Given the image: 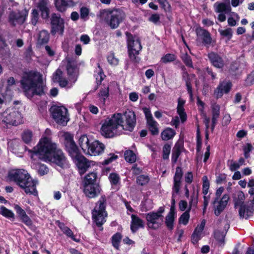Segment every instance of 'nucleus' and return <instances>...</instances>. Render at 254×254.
<instances>
[{
	"label": "nucleus",
	"mask_w": 254,
	"mask_h": 254,
	"mask_svg": "<svg viewBox=\"0 0 254 254\" xmlns=\"http://www.w3.org/2000/svg\"><path fill=\"white\" fill-rule=\"evenodd\" d=\"M28 152L31 153V158L36 156L45 162L54 163L63 169L68 166V161L64 153L49 137H42L37 145L28 150Z\"/></svg>",
	"instance_id": "f257e3e1"
},
{
	"label": "nucleus",
	"mask_w": 254,
	"mask_h": 254,
	"mask_svg": "<svg viewBox=\"0 0 254 254\" xmlns=\"http://www.w3.org/2000/svg\"><path fill=\"white\" fill-rule=\"evenodd\" d=\"M20 82L25 95L30 99L34 96L41 97L46 94V86L42 75L37 71L31 70L23 72Z\"/></svg>",
	"instance_id": "f03ea898"
},
{
	"label": "nucleus",
	"mask_w": 254,
	"mask_h": 254,
	"mask_svg": "<svg viewBox=\"0 0 254 254\" xmlns=\"http://www.w3.org/2000/svg\"><path fill=\"white\" fill-rule=\"evenodd\" d=\"M7 180L12 182L24 190L26 194L38 196L36 182L32 179L27 171L24 169H12L8 171Z\"/></svg>",
	"instance_id": "7ed1b4c3"
},
{
	"label": "nucleus",
	"mask_w": 254,
	"mask_h": 254,
	"mask_svg": "<svg viewBox=\"0 0 254 254\" xmlns=\"http://www.w3.org/2000/svg\"><path fill=\"white\" fill-rule=\"evenodd\" d=\"M99 16L111 29L117 28L126 19V14L119 8L101 9Z\"/></svg>",
	"instance_id": "20e7f679"
},
{
	"label": "nucleus",
	"mask_w": 254,
	"mask_h": 254,
	"mask_svg": "<svg viewBox=\"0 0 254 254\" xmlns=\"http://www.w3.org/2000/svg\"><path fill=\"white\" fill-rule=\"evenodd\" d=\"M107 199L105 195H102L95 203L94 209L92 210V219L98 227H101L106 222V217L108 213L106 210Z\"/></svg>",
	"instance_id": "39448f33"
},
{
	"label": "nucleus",
	"mask_w": 254,
	"mask_h": 254,
	"mask_svg": "<svg viewBox=\"0 0 254 254\" xmlns=\"http://www.w3.org/2000/svg\"><path fill=\"white\" fill-rule=\"evenodd\" d=\"M123 123L121 113L114 114L111 118L106 119L101 127V134L105 138H112L115 136L114 131Z\"/></svg>",
	"instance_id": "423d86ee"
},
{
	"label": "nucleus",
	"mask_w": 254,
	"mask_h": 254,
	"mask_svg": "<svg viewBox=\"0 0 254 254\" xmlns=\"http://www.w3.org/2000/svg\"><path fill=\"white\" fill-rule=\"evenodd\" d=\"M125 34L127 37L128 57L132 63L138 64L139 63L140 59L137 56L139 54V52L142 49L140 40L139 38L135 39V36L129 32H126Z\"/></svg>",
	"instance_id": "0eeeda50"
},
{
	"label": "nucleus",
	"mask_w": 254,
	"mask_h": 254,
	"mask_svg": "<svg viewBox=\"0 0 254 254\" xmlns=\"http://www.w3.org/2000/svg\"><path fill=\"white\" fill-rule=\"evenodd\" d=\"M51 117L58 125L65 126L69 119L67 109L64 106L53 105L49 109Z\"/></svg>",
	"instance_id": "6e6552de"
},
{
	"label": "nucleus",
	"mask_w": 254,
	"mask_h": 254,
	"mask_svg": "<svg viewBox=\"0 0 254 254\" xmlns=\"http://www.w3.org/2000/svg\"><path fill=\"white\" fill-rule=\"evenodd\" d=\"M224 190V188L223 187H219L216 191L215 197L212 201V204L215 205L216 203H218L216 207L214 206V213L216 216H219L220 214L224 210L226 207L228 202L230 199L229 194H224L222 198L220 199V197Z\"/></svg>",
	"instance_id": "1a4fd4ad"
},
{
	"label": "nucleus",
	"mask_w": 254,
	"mask_h": 254,
	"mask_svg": "<svg viewBox=\"0 0 254 254\" xmlns=\"http://www.w3.org/2000/svg\"><path fill=\"white\" fill-rule=\"evenodd\" d=\"M2 122L6 125L16 126L22 123L21 114L15 107L8 108L2 114Z\"/></svg>",
	"instance_id": "9d476101"
},
{
	"label": "nucleus",
	"mask_w": 254,
	"mask_h": 254,
	"mask_svg": "<svg viewBox=\"0 0 254 254\" xmlns=\"http://www.w3.org/2000/svg\"><path fill=\"white\" fill-rule=\"evenodd\" d=\"M64 145L65 150L68 153L71 159L81 154L78 147L73 139V136L69 133L64 135Z\"/></svg>",
	"instance_id": "9b49d317"
},
{
	"label": "nucleus",
	"mask_w": 254,
	"mask_h": 254,
	"mask_svg": "<svg viewBox=\"0 0 254 254\" xmlns=\"http://www.w3.org/2000/svg\"><path fill=\"white\" fill-rule=\"evenodd\" d=\"M51 24V33L55 35L59 32L63 35L64 29V20L61 17V14L56 13H52L50 17Z\"/></svg>",
	"instance_id": "f8f14e48"
},
{
	"label": "nucleus",
	"mask_w": 254,
	"mask_h": 254,
	"mask_svg": "<svg viewBox=\"0 0 254 254\" xmlns=\"http://www.w3.org/2000/svg\"><path fill=\"white\" fill-rule=\"evenodd\" d=\"M28 11L12 10L10 11L8 16V22L11 27H15L16 25H21L26 21L28 16Z\"/></svg>",
	"instance_id": "ddd939ff"
},
{
	"label": "nucleus",
	"mask_w": 254,
	"mask_h": 254,
	"mask_svg": "<svg viewBox=\"0 0 254 254\" xmlns=\"http://www.w3.org/2000/svg\"><path fill=\"white\" fill-rule=\"evenodd\" d=\"M122 116L123 123L120 125V126L125 130L132 131L136 124L135 113L132 110H127Z\"/></svg>",
	"instance_id": "4468645a"
},
{
	"label": "nucleus",
	"mask_w": 254,
	"mask_h": 254,
	"mask_svg": "<svg viewBox=\"0 0 254 254\" xmlns=\"http://www.w3.org/2000/svg\"><path fill=\"white\" fill-rule=\"evenodd\" d=\"M145 215L146 224L149 228L156 230L163 224V219L157 213H155V211L146 213Z\"/></svg>",
	"instance_id": "2eb2a0df"
},
{
	"label": "nucleus",
	"mask_w": 254,
	"mask_h": 254,
	"mask_svg": "<svg viewBox=\"0 0 254 254\" xmlns=\"http://www.w3.org/2000/svg\"><path fill=\"white\" fill-rule=\"evenodd\" d=\"M72 159L73 163L78 168V172L80 175L84 174L91 166L89 161L81 153Z\"/></svg>",
	"instance_id": "dca6fc26"
},
{
	"label": "nucleus",
	"mask_w": 254,
	"mask_h": 254,
	"mask_svg": "<svg viewBox=\"0 0 254 254\" xmlns=\"http://www.w3.org/2000/svg\"><path fill=\"white\" fill-rule=\"evenodd\" d=\"M66 69L68 77V81L71 83V87L77 81L78 76V69L76 64L71 60H68Z\"/></svg>",
	"instance_id": "f3484780"
},
{
	"label": "nucleus",
	"mask_w": 254,
	"mask_h": 254,
	"mask_svg": "<svg viewBox=\"0 0 254 254\" xmlns=\"http://www.w3.org/2000/svg\"><path fill=\"white\" fill-rule=\"evenodd\" d=\"M234 207L239 206V213L241 218H244L246 212V204H244L245 195L243 191L240 190L237 193V197H234Z\"/></svg>",
	"instance_id": "a211bd4d"
},
{
	"label": "nucleus",
	"mask_w": 254,
	"mask_h": 254,
	"mask_svg": "<svg viewBox=\"0 0 254 254\" xmlns=\"http://www.w3.org/2000/svg\"><path fill=\"white\" fill-rule=\"evenodd\" d=\"M14 209L16 212L17 217L25 225L30 228L33 225V222L31 218L26 214L25 211L19 205L14 204Z\"/></svg>",
	"instance_id": "6ab92c4d"
},
{
	"label": "nucleus",
	"mask_w": 254,
	"mask_h": 254,
	"mask_svg": "<svg viewBox=\"0 0 254 254\" xmlns=\"http://www.w3.org/2000/svg\"><path fill=\"white\" fill-rule=\"evenodd\" d=\"M101 188L99 184L83 185V192L89 198L97 197L100 193Z\"/></svg>",
	"instance_id": "aec40b11"
},
{
	"label": "nucleus",
	"mask_w": 254,
	"mask_h": 254,
	"mask_svg": "<svg viewBox=\"0 0 254 254\" xmlns=\"http://www.w3.org/2000/svg\"><path fill=\"white\" fill-rule=\"evenodd\" d=\"M105 148V146L103 143L98 140L93 139L89 148V152H87L86 154L94 156L99 155L103 153Z\"/></svg>",
	"instance_id": "412c9836"
},
{
	"label": "nucleus",
	"mask_w": 254,
	"mask_h": 254,
	"mask_svg": "<svg viewBox=\"0 0 254 254\" xmlns=\"http://www.w3.org/2000/svg\"><path fill=\"white\" fill-rule=\"evenodd\" d=\"M232 87V83L230 81H223L220 82L214 91V94L217 98H221L224 94L228 93Z\"/></svg>",
	"instance_id": "4be33fe9"
},
{
	"label": "nucleus",
	"mask_w": 254,
	"mask_h": 254,
	"mask_svg": "<svg viewBox=\"0 0 254 254\" xmlns=\"http://www.w3.org/2000/svg\"><path fill=\"white\" fill-rule=\"evenodd\" d=\"M195 33L197 37L202 38V42L204 46H207L211 44L212 39L210 32L207 30L198 26L195 29Z\"/></svg>",
	"instance_id": "5701e85b"
},
{
	"label": "nucleus",
	"mask_w": 254,
	"mask_h": 254,
	"mask_svg": "<svg viewBox=\"0 0 254 254\" xmlns=\"http://www.w3.org/2000/svg\"><path fill=\"white\" fill-rule=\"evenodd\" d=\"M37 7L41 13V17L44 20H48L50 18V8L48 0H39L37 3Z\"/></svg>",
	"instance_id": "b1692460"
},
{
	"label": "nucleus",
	"mask_w": 254,
	"mask_h": 254,
	"mask_svg": "<svg viewBox=\"0 0 254 254\" xmlns=\"http://www.w3.org/2000/svg\"><path fill=\"white\" fill-rule=\"evenodd\" d=\"M208 59L211 64L217 68H222L224 65V61L218 53L211 52L208 54Z\"/></svg>",
	"instance_id": "393cba45"
},
{
	"label": "nucleus",
	"mask_w": 254,
	"mask_h": 254,
	"mask_svg": "<svg viewBox=\"0 0 254 254\" xmlns=\"http://www.w3.org/2000/svg\"><path fill=\"white\" fill-rule=\"evenodd\" d=\"M54 4L57 11L62 13L65 12L67 8L75 5L73 0H55Z\"/></svg>",
	"instance_id": "a878e982"
},
{
	"label": "nucleus",
	"mask_w": 254,
	"mask_h": 254,
	"mask_svg": "<svg viewBox=\"0 0 254 254\" xmlns=\"http://www.w3.org/2000/svg\"><path fill=\"white\" fill-rule=\"evenodd\" d=\"M52 81L54 83H58L62 88L66 87L69 81L65 78L63 77V72L60 68H58L52 75Z\"/></svg>",
	"instance_id": "bb28decb"
},
{
	"label": "nucleus",
	"mask_w": 254,
	"mask_h": 254,
	"mask_svg": "<svg viewBox=\"0 0 254 254\" xmlns=\"http://www.w3.org/2000/svg\"><path fill=\"white\" fill-rule=\"evenodd\" d=\"M56 224L58 225L63 233L67 237L71 238L72 240L75 242H80V239L79 238H77L74 235L72 231L69 227L65 226L64 223L58 220L56 221Z\"/></svg>",
	"instance_id": "cd10ccee"
},
{
	"label": "nucleus",
	"mask_w": 254,
	"mask_h": 254,
	"mask_svg": "<svg viewBox=\"0 0 254 254\" xmlns=\"http://www.w3.org/2000/svg\"><path fill=\"white\" fill-rule=\"evenodd\" d=\"M130 222V230L132 233H136L139 228H144L143 221L137 215L131 214Z\"/></svg>",
	"instance_id": "c85d7f7f"
},
{
	"label": "nucleus",
	"mask_w": 254,
	"mask_h": 254,
	"mask_svg": "<svg viewBox=\"0 0 254 254\" xmlns=\"http://www.w3.org/2000/svg\"><path fill=\"white\" fill-rule=\"evenodd\" d=\"M93 138H89L86 134L82 135L78 140V143L83 152L86 154L89 149Z\"/></svg>",
	"instance_id": "c756f323"
},
{
	"label": "nucleus",
	"mask_w": 254,
	"mask_h": 254,
	"mask_svg": "<svg viewBox=\"0 0 254 254\" xmlns=\"http://www.w3.org/2000/svg\"><path fill=\"white\" fill-rule=\"evenodd\" d=\"M183 149H184L183 145L179 143H176L174 146L171 156V161L173 166L177 162L178 158L182 153Z\"/></svg>",
	"instance_id": "7c9ffc66"
},
{
	"label": "nucleus",
	"mask_w": 254,
	"mask_h": 254,
	"mask_svg": "<svg viewBox=\"0 0 254 254\" xmlns=\"http://www.w3.org/2000/svg\"><path fill=\"white\" fill-rule=\"evenodd\" d=\"M214 8L216 13H229L231 10V7L229 3L217 1L214 4Z\"/></svg>",
	"instance_id": "2f4dec72"
},
{
	"label": "nucleus",
	"mask_w": 254,
	"mask_h": 254,
	"mask_svg": "<svg viewBox=\"0 0 254 254\" xmlns=\"http://www.w3.org/2000/svg\"><path fill=\"white\" fill-rule=\"evenodd\" d=\"M182 79L185 81L186 86L187 87V90L188 94H189L190 98L191 100L193 98V93L192 90V86L191 83V79L190 78V75L187 72H184L182 73Z\"/></svg>",
	"instance_id": "473e14b6"
},
{
	"label": "nucleus",
	"mask_w": 254,
	"mask_h": 254,
	"mask_svg": "<svg viewBox=\"0 0 254 254\" xmlns=\"http://www.w3.org/2000/svg\"><path fill=\"white\" fill-rule=\"evenodd\" d=\"M176 212L169 211L165 217V223L168 230L172 231L174 228V224Z\"/></svg>",
	"instance_id": "72a5a7b5"
},
{
	"label": "nucleus",
	"mask_w": 254,
	"mask_h": 254,
	"mask_svg": "<svg viewBox=\"0 0 254 254\" xmlns=\"http://www.w3.org/2000/svg\"><path fill=\"white\" fill-rule=\"evenodd\" d=\"M193 196L191 195L190 196L191 199L189 202L190 208L188 210H186V211L181 215L179 219V223H182L184 225H187L188 224L190 217V212L193 200Z\"/></svg>",
	"instance_id": "f704fd0d"
},
{
	"label": "nucleus",
	"mask_w": 254,
	"mask_h": 254,
	"mask_svg": "<svg viewBox=\"0 0 254 254\" xmlns=\"http://www.w3.org/2000/svg\"><path fill=\"white\" fill-rule=\"evenodd\" d=\"M226 233L227 232L218 230H215L214 232V237L220 247H223L225 245V237Z\"/></svg>",
	"instance_id": "c9c22d12"
},
{
	"label": "nucleus",
	"mask_w": 254,
	"mask_h": 254,
	"mask_svg": "<svg viewBox=\"0 0 254 254\" xmlns=\"http://www.w3.org/2000/svg\"><path fill=\"white\" fill-rule=\"evenodd\" d=\"M50 34L48 31L43 30L38 34L37 42L40 45L47 44L49 41Z\"/></svg>",
	"instance_id": "e433bc0d"
},
{
	"label": "nucleus",
	"mask_w": 254,
	"mask_h": 254,
	"mask_svg": "<svg viewBox=\"0 0 254 254\" xmlns=\"http://www.w3.org/2000/svg\"><path fill=\"white\" fill-rule=\"evenodd\" d=\"M97 173L94 172H90L85 176L83 185L99 184L97 183Z\"/></svg>",
	"instance_id": "4c0bfd02"
},
{
	"label": "nucleus",
	"mask_w": 254,
	"mask_h": 254,
	"mask_svg": "<svg viewBox=\"0 0 254 254\" xmlns=\"http://www.w3.org/2000/svg\"><path fill=\"white\" fill-rule=\"evenodd\" d=\"M176 131L171 127H167L161 133V137L163 140L167 141L174 137L176 135Z\"/></svg>",
	"instance_id": "58836bf2"
},
{
	"label": "nucleus",
	"mask_w": 254,
	"mask_h": 254,
	"mask_svg": "<svg viewBox=\"0 0 254 254\" xmlns=\"http://www.w3.org/2000/svg\"><path fill=\"white\" fill-rule=\"evenodd\" d=\"M98 67L99 68V70L96 77L97 85L95 88V90H97L99 88V86L101 84L102 81L106 77V75L104 74V71L99 64H98Z\"/></svg>",
	"instance_id": "ea45409f"
},
{
	"label": "nucleus",
	"mask_w": 254,
	"mask_h": 254,
	"mask_svg": "<svg viewBox=\"0 0 254 254\" xmlns=\"http://www.w3.org/2000/svg\"><path fill=\"white\" fill-rule=\"evenodd\" d=\"M124 156L126 161L130 163H133L136 160L135 154L131 150H126L124 153Z\"/></svg>",
	"instance_id": "a19ab883"
},
{
	"label": "nucleus",
	"mask_w": 254,
	"mask_h": 254,
	"mask_svg": "<svg viewBox=\"0 0 254 254\" xmlns=\"http://www.w3.org/2000/svg\"><path fill=\"white\" fill-rule=\"evenodd\" d=\"M147 124L148 130L152 135H156L159 133V129L157 127L158 124L155 120L147 122Z\"/></svg>",
	"instance_id": "79ce46f5"
},
{
	"label": "nucleus",
	"mask_w": 254,
	"mask_h": 254,
	"mask_svg": "<svg viewBox=\"0 0 254 254\" xmlns=\"http://www.w3.org/2000/svg\"><path fill=\"white\" fill-rule=\"evenodd\" d=\"M180 58L186 66L188 67L193 68V65L192 61V59L190 56L186 52L184 54H182Z\"/></svg>",
	"instance_id": "37998d69"
},
{
	"label": "nucleus",
	"mask_w": 254,
	"mask_h": 254,
	"mask_svg": "<svg viewBox=\"0 0 254 254\" xmlns=\"http://www.w3.org/2000/svg\"><path fill=\"white\" fill-rule=\"evenodd\" d=\"M0 214L8 219H14L15 216L14 213L11 210L3 205L0 207Z\"/></svg>",
	"instance_id": "c03bdc74"
},
{
	"label": "nucleus",
	"mask_w": 254,
	"mask_h": 254,
	"mask_svg": "<svg viewBox=\"0 0 254 254\" xmlns=\"http://www.w3.org/2000/svg\"><path fill=\"white\" fill-rule=\"evenodd\" d=\"M122 238V236L120 233H116L112 237V244L113 246L117 250L119 249L120 244Z\"/></svg>",
	"instance_id": "a18cd8bd"
},
{
	"label": "nucleus",
	"mask_w": 254,
	"mask_h": 254,
	"mask_svg": "<svg viewBox=\"0 0 254 254\" xmlns=\"http://www.w3.org/2000/svg\"><path fill=\"white\" fill-rule=\"evenodd\" d=\"M39 19V14L38 9L33 8L30 14V24L33 26H36Z\"/></svg>",
	"instance_id": "49530a36"
},
{
	"label": "nucleus",
	"mask_w": 254,
	"mask_h": 254,
	"mask_svg": "<svg viewBox=\"0 0 254 254\" xmlns=\"http://www.w3.org/2000/svg\"><path fill=\"white\" fill-rule=\"evenodd\" d=\"M150 181V178L148 175H140L136 177V184L140 186L146 185Z\"/></svg>",
	"instance_id": "de8ad7c7"
},
{
	"label": "nucleus",
	"mask_w": 254,
	"mask_h": 254,
	"mask_svg": "<svg viewBox=\"0 0 254 254\" xmlns=\"http://www.w3.org/2000/svg\"><path fill=\"white\" fill-rule=\"evenodd\" d=\"M218 32L222 37H226L228 40H230L232 37V30L230 28H228L225 30L219 29Z\"/></svg>",
	"instance_id": "09e8293b"
},
{
	"label": "nucleus",
	"mask_w": 254,
	"mask_h": 254,
	"mask_svg": "<svg viewBox=\"0 0 254 254\" xmlns=\"http://www.w3.org/2000/svg\"><path fill=\"white\" fill-rule=\"evenodd\" d=\"M177 57L176 56L173 54H166L163 56L161 59V62L164 64H167L174 62L176 60Z\"/></svg>",
	"instance_id": "8fccbe9b"
},
{
	"label": "nucleus",
	"mask_w": 254,
	"mask_h": 254,
	"mask_svg": "<svg viewBox=\"0 0 254 254\" xmlns=\"http://www.w3.org/2000/svg\"><path fill=\"white\" fill-rule=\"evenodd\" d=\"M171 146L168 143H165L162 149V158L163 160L169 159Z\"/></svg>",
	"instance_id": "3c124183"
},
{
	"label": "nucleus",
	"mask_w": 254,
	"mask_h": 254,
	"mask_svg": "<svg viewBox=\"0 0 254 254\" xmlns=\"http://www.w3.org/2000/svg\"><path fill=\"white\" fill-rule=\"evenodd\" d=\"M202 148V139L200 135L199 127L198 125L196 130V147L197 152H199Z\"/></svg>",
	"instance_id": "603ef678"
},
{
	"label": "nucleus",
	"mask_w": 254,
	"mask_h": 254,
	"mask_svg": "<svg viewBox=\"0 0 254 254\" xmlns=\"http://www.w3.org/2000/svg\"><path fill=\"white\" fill-rule=\"evenodd\" d=\"M32 132L30 130H26L22 134V139L26 144H29L31 142L32 137Z\"/></svg>",
	"instance_id": "864d4df0"
},
{
	"label": "nucleus",
	"mask_w": 254,
	"mask_h": 254,
	"mask_svg": "<svg viewBox=\"0 0 254 254\" xmlns=\"http://www.w3.org/2000/svg\"><path fill=\"white\" fill-rule=\"evenodd\" d=\"M36 167L38 169V174L41 176L47 174L49 171L48 168L44 164L38 163L36 164Z\"/></svg>",
	"instance_id": "5fc2aeb1"
},
{
	"label": "nucleus",
	"mask_w": 254,
	"mask_h": 254,
	"mask_svg": "<svg viewBox=\"0 0 254 254\" xmlns=\"http://www.w3.org/2000/svg\"><path fill=\"white\" fill-rule=\"evenodd\" d=\"M202 193L206 195L208 192L210 183L206 176H204L202 178Z\"/></svg>",
	"instance_id": "6e6d98bb"
},
{
	"label": "nucleus",
	"mask_w": 254,
	"mask_h": 254,
	"mask_svg": "<svg viewBox=\"0 0 254 254\" xmlns=\"http://www.w3.org/2000/svg\"><path fill=\"white\" fill-rule=\"evenodd\" d=\"M177 113L179 115L182 123L185 122L187 120V115L184 107H177Z\"/></svg>",
	"instance_id": "4d7b16f0"
},
{
	"label": "nucleus",
	"mask_w": 254,
	"mask_h": 254,
	"mask_svg": "<svg viewBox=\"0 0 254 254\" xmlns=\"http://www.w3.org/2000/svg\"><path fill=\"white\" fill-rule=\"evenodd\" d=\"M109 179L112 185H117L120 181L119 175L116 173H112L110 174Z\"/></svg>",
	"instance_id": "13d9d810"
},
{
	"label": "nucleus",
	"mask_w": 254,
	"mask_h": 254,
	"mask_svg": "<svg viewBox=\"0 0 254 254\" xmlns=\"http://www.w3.org/2000/svg\"><path fill=\"white\" fill-rule=\"evenodd\" d=\"M99 96L102 100V102L105 103L106 99L109 96V87H107L106 88L100 90L99 93Z\"/></svg>",
	"instance_id": "bf43d9fd"
},
{
	"label": "nucleus",
	"mask_w": 254,
	"mask_h": 254,
	"mask_svg": "<svg viewBox=\"0 0 254 254\" xmlns=\"http://www.w3.org/2000/svg\"><path fill=\"white\" fill-rule=\"evenodd\" d=\"M158 3L160 4L162 9L165 12L171 11V6L167 0H159Z\"/></svg>",
	"instance_id": "052dcab7"
},
{
	"label": "nucleus",
	"mask_w": 254,
	"mask_h": 254,
	"mask_svg": "<svg viewBox=\"0 0 254 254\" xmlns=\"http://www.w3.org/2000/svg\"><path fill=\"white\" fill-rule=\"evenodd\" d=\"M181 184V180L173 179V186L172 188L173 192L176 194L179 193Z\"/></svg>",
	"instance_id": "680f3d73"
},
{
	"label": "nucleus",
	"mask_w": 254,
	"mask_h": 254,
	"mask_svg": "<svg viewBox=\"0 0 254 254\" xmlns=\"http://www.w3.org/2000/svg\"><path fill=\"white\" fill-rule=\"evenodd\" d=\"M107 60L108 63L111 65H117L119 64V60L117 58H115L114 53L110 54L107 57Z\"/></svg>",
	"instance_id": "e2e57ef3"
},
{
	"label": "nucleus",
	"mask_w": 254,
	"mask_h": 254,
	"mask_svg": "<svg viewBox=\"0 0 254 254\" xmlns=\"http://www.w3.org/2000/svg\"><path fill=\"white\" fill-rule=\"evenodd\" d=\"M183 176V172L182 168L180 166L177 167L176 168V171L173 179L182 180Z\"/></svg>",
	"instance_id": "0e129e2a"
},
{
	"label": "nucleus",
	"mask_w": 254,
	"mask_h": 254,
	"mask_svg": "<svg viewBox=\"0 0 254 254\" xmlns=\"http://www.w3.org/2000/svg\"><path fill=\"white\" fill-rule=\"evenodd\" d=\"M143 111L146 119L147 122L154 120L151 111L149 108L144 107L143 108Z\"/></svg>",
	"instance_id": "69168bd1"
},
{
	"label": "nucleus",
	"mask_w": 254,
	"mask_h": 254,
	"mask_svg": "<svg viewBox=\"0 0 254 254\" xmlns=\"http://www.w3.org/2000/svg\"><path fill=\"white\" fill-rule=\"evenodd\" d=\"M239 69V64L236 62L232 63L230 66V71L232 74L236 75L238 73Z\"/></svg>",
	"instance_id": "338daca9"
},
{
	"label": "nucleus",
	"mask_w": 254,
	"mask_h": 254,
	"mask_svg": "<svg viewBox=\"0 0 254 254\" xmlns=\"http://www.w3.org/2000/svg\"><path fill=\"white\" fill-rule=\"evenodd\" d=\"M197 228H196L194 230L191 236V242L194 244L197 243L200 240L199 235L200 233L197 231Z\"/></svg>",
	"instance_id": "774afa93"
}]
</instances>
